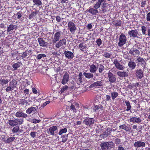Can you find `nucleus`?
<instances>
[{
    "instance_id": "obj_34",
    "label": "nucleus",
    "mask_w": 150,
    "mask_h": 150,
    "mask_svg": "<svg viewBox=\"0 0 150 150\" xmlns=\"http://www.w3.org/2000/svg\"><path fill=\"white\" fill-rule=\"evenodd\" d=\"M15 139V137H8L7 138V139L4 140V142L6 143H8L11 142H12Z\"/></svg>"
},
{
    "instance_id": "obj_32",
    "label": "nucleus",
    "mask_w": 150,
    "mask_h": 150,
    "mask_svg": "<svg viewBox=\"0 0 150 150\" xmlns=\"http://www.w3.org/2000/svg\"><path fill=\"white\" fill-rule=\"evenodd\" d=\"M118 93L116 91H114L111 92V96L112 100L115 99L118 96Z\"/></svg>"
},
{
    "instance_id": "obj_46",
    "label": "nucleus",
    "mask_w": 150,
    "mask_h": 150,
    "mask_svg": "<svg viewBox=\"0 0 150 150\" xmlns=\"http://www.w3.org/2000/svg\"><path fill=\"white\" fill-rule=\"evenodd\" d=\"M104 67L102 64H100L99 66L98 71L99 73H101L104 70Z\"/></svg>"
},
{
    "instance_id": "obj_53",
    "label": "nucleus",
    "mask_w": 150,
    "mask_h": 150,
    "mask_svg": "<svg viewBox=\"0 0 150 150\" xmlns=\"http://www.w3.org/2000/svg\"><path fill=\"white\" fill-rule=\"evenodd\" d=\"M76 108L75 106H74L73 105H71L70 106V110L72 111L73 112H76Z\"/></svg>"
},
{
    "instance_id": "obj_31",
    "label": "nucleus",
    "mask_w": 150,
    "mask_h": 150,
    "mask_svg": "<svg viewBox=\"0 0 150 150\" xmlns=\"http://www.w3.org/2000/svg\"><path fill=\"white\" fill-rule=\"evenodd\" d=\"M9 81L8 79H4L1 78L0 79V83L2 86H3L4 85L7 84L9 82Z\"/></svg>"
},
{
    "instance_id": "obj_44",
    "label": "nucleus",
    "mask_w": 150,
    "mask_h": 150,
    "mask_svg": "<svg viewBox=\"0 0 150 150\" xmlns=\"http://www.w3.org/2000/svg\"><path fill=\"white\" fill-rule=\"evenodd\" d=\"M68 86L67 85L62 86L61 89V93L64 92L68 89Z\"/></svg>"
},
{
    "instance_id": "obj_8",
    "label": "nucleus",
    "mask_w": 150,
    "mask_h": 150,
    "mask_svg": "<svg viewBox=\"0 0 150 150\" xmlns=\"http://www.w3.org/2000/svg\"><path fill=\"white\" fill-rule=\"evenodd\" d=\"M66 40L64 38H63L60 40L56 44L55 47L57 48H59L61 47H64L66 45Z\"/></svg>"
},
{
    "instance_id": "obj_7",
    "label": "nucleus",
    "mask_w": 150,
    "mask_h": 150,
    "mask_svg": "<svg viewBox=\"0 0 150 150\" xmlns=\"http://www.w3.org/2000/svg\"><path fill=\"white\" fill-rule=\"evenodd\" d=\"M61 31L57 32L54 35L53 39L52 40L53 43H56L61 38Z\"/></svg>"
},
{
    "instance_id": "obj_45",
    "label": "nucleus",
    "mask_w": 150,
    "mask_h": 150,
    "mask_svg": "<svg viewBox=\"0 0 150 150\" xmlns=\"http://www.w3.org/2000/svg\"><path fill=\"white\" fill-rule=\"evenodd\" d=\"M142 29L141 30L142 34L143 35H146V31L147 30V28L145 26H143L141 27Z\"/></svg>"
},
{
    "instance_id": "obj_15",
    "label": "nucleus",
    "mask_w": 150,
    "mask_h": 150,
    "mask_svg": "<svg viewBox=\"0 0 150 150\" xmlns=\"http://www.w3.org/2000/svg\"><path fill=\"white\" fill-rule=\"evenodd\" d=\"M113 64L115 65L116 67L120 70H123L124 69V67L123 65L120 64L119 62L118 61L116 60H114L113 62Z\"/></svg>"
},
{
    "instance_id": "obj_25",
    "label": "nucleus",
    "mask_w": 150,
    "mask_h": 150,
    "mask_svg": "<svg viewBox=\"0 0 150 150\" xmlns=\"http://www.w3.org/2000/svg\"><path fill=\"white\" fill-rule=\"evenodd\" d=\"M128 65L129 68L131 69V70L134 69L136 67V64L135 62L132 61H130L128 63Z\"/></svg>"
},
{
    "instance_id": "obj_47",
    "label": "nucleus",
    "mask_w": 150,
    "mask_h": 150,
    "mask_svg": "<svg viewBox=\"0 0 150 150\" xmlns=\"http://www.w3.org/2000/svg\"><path fill=\"white\" fill-rule=\"evenodd\" d=\"M101 4L98 1L96 2L93 6V7L96 9H97L100 6Z\"/></svg>"
},
{
    "instance_id": "obj_50",
    "label": "nucleus",
    "mask_w": 150,
    "mask_h": 150,
    "mask_svg": "<svg viewBox=\"0 0 150 150\" xmlns=\"http://www.w3.org/2000/svg\"><path fill=\"white\" fill-rule=\"evenodd\" d=\"M30 120H29V121L31 122L34 123H37L40 122V120H36L34 119H31L30 118Z\"/></svg>"
},
{
    "instance_id": "obj_23",
    "label": "nucleus",
    "mask_w": 150,
    "mask_h": 150,
    "mask_svg": "<svg viewBox=\"0 0 150 150\" xmlns=\"http://www.w3.org/2000/svg\"><path fill=\"white\" fill-rule=\"evenodd\" d=\"M37 108L36 107H32L29 108V114L32 113L33 117L35 114V112L37 111Z\"/></svg>"
},
{
    "instance_id": "obj_55",
    "label": "nucleus",
    "mask_w": 150,
    "mask_h": 150,
    "mask_svg": "<svg viewBox=\"0 0 150 150\" xmlns=\"http://www.w3.org/2000/svg\"><path fill=\"white\" fill-rule=\"evenodd\" d=\"M50 102V101H47L45 102L41 106V109H42V108H43L45 106H46L47 104H48Z\"/></svg>"
},
{
    "instance_id": "obj_20",
    "label": "nucleus",
    "mask_w": 150,
    "mask_h": 150,
    "mask_svg": "<svg viewBox=\"0 0 150 150\" xmlns=\"http://www.w3.org/2000/svg\"><path fill=\"white\" fill-rule=\"evenodd\" d=\"M129 53L134 56H138L140 54V52L138 50H134V48L130 50Z\"/></svg>"
},
{
    "instance_id": "obj_54",
    "label": "nucleus",
    "mask_w": 150,
    "mask_h": 150,
    "mask_svg": "<svg viewBox=\"0 0 150 150\" xmlns=\"http://www.w3.org/2000/svg\"><path fill=\"white\" fill-rule=\"evenodd\" d=\"M36 13L33 12L31 13L29 16V18L30 19H32L33 17H34L36 15Z\"/></svg>"
},
{
    "instance_id": "obj_17",
    "label": "nucleus",
    "mask_w": 150,
    "mask_h": 150,
    "mask_svg": "<svg viewBox=\"0 0 150 150\" xmlns=\"http://www.w3.org/2000/svg\"><path fill=\"white\" fill-rule=\"evenodd\" d=\"M17 28V26L13 24V23H12L10 24L7 28V31L8 32L14 30H16Z\"/></svg>"
},
{
    "instance_id": "obj_35",
    "label": "nucleus",
    "mask_w": 150,
    "mask_h": 150,
    "mask_svg": "<svg viewBox=\"0 0 150 150\" xmlns=\"http://www.w3.org/2000/svg\"><path fill=\"white\" fill-rule=\"evenodd\" d=\"M67 131V129L66 128H64L60 129L58 133V134L61 135L62 134L65 133Z\"/></svg>"
},
{
    "instance_id": "obj_38",
    "label": "nucleus",
    "mask_w": 150,
    "mask_h": 150,
    "mask_svg": "<svg viewBox=\"0 0 150 150\" xmlns=\"http://www.w3.org/2000/svg\"><path fill=\"white\" fill-rule=\"evenodd\" d=\"M19 129V127L18 126H16L15 127H13L12 131L13 133H16L18 132Z\"/></svg>"
},
{
    "instance_id": "obj_52",
    "label": "nucleus",
    "mask_w": 150,
    "mask_h": 150,
    "mask_svg": "<svg viewBox=\"0 0 150 150\" xmlns=\"http://www.w3.org/2000/svg\"><path fill=\"white\" fill-rule=\"evenodd\" d=\"M109 135V133H107V132H103V133L101 134L100 135V136L103 138H104L105 137H106L108 136Z\"/></svg>"
},
{
    "instance_id": "obj_58",
    "label": "nucleus",
    "mask_w": 150,
    "mask_h": 150,
    "mask_svg": "<svg viewBox=\"0 0 150 150\" xmlns=\"http://www.w3.org/2000/svg\"><path fill=\"white\" fill-rule=\"evenodd\" d=\"M22 13L21 12H18L16 14V15H17V18L18 19H20L22 16Z\"/></svg>"
},
{
    "instance_id": "obj_21",
    "label": "nucleus",
    "mask_w": 150,
    "mask_h": 150,
    "mask_svg": "<svg viewBox=\"0 0 150 150\" xmlns=\"http://www.w3.org/2000/svg\"><path fill=\"white\" fill-rule=\"evenodd\" d=\"M98 67L96 65L92 64L90 65L89 71L91 73H94L96 71Z\"/></svg>"
},
{
    "instance_id": "obj_40",
    "label": "nucleus",
    "mask_w": 150,
    "mask_h": 150,
    "mask_svg": "<svg viewBox=\"0 0 150 150\" xmlns=\"http://www.w3.org/2000/svg\"><path fill=\"white\" fill-rule=\"evenodd\" d=\"M103 55L106 58H110L111 54L106 52H103Z\"/></svg>"
},
{
    "instance_id": "obj_27",
    "label": "nucleus",
    "mask_w": 150,
    "mask_h": 150,
    "mask_svg": "<svg viewBox=\"0 0 150 150\" xmlns=\"http://www.w3.org/2000/svg\"><path fill=\"white\" fill-rule=\"evenodd\" d=\"M22 63L21 62H18L15 63L12 65V67L14 68V70H16L19 67L22 65Z\"/></svg>"
},
{
    "instance_id": "obj_48",
    "label": "nucleus",
    "mask_w": 150,
    "mask_h": 150,
    "mask_svg": "<svg viewBox=\"0 0 150 150\" xmlns=\"http://www.w3.org/2000/svg\"><path fill=\"white\" fill-rule=\"evenodd\" d=\"M68 134L64 135L62 136V142H63L64 143L67 141L68 138Z\"/></svg>"
},
{
    "instance_id": "obj_19",
    "label": "nucleus",
    "mask_w": 150,
    "mask_h": 150,
    "mask_svg": "<svg viewBox=\"0 0 150 150\" xmlns=\"http://www.w3.org/2000/svg\"><path fill=\"white\" fill-rule=\"evenodd\" d=\"M130 122L135 123H139L142 120L140 117H133L130 118L129 119Z\"/></svg>"
},
{
    "instance_id": "obj_60",
    "label": "nucleus",
    "mask_w": 150,
    "mask_h": 150,
    "mask_svg": "<svg viewBox=\"0 0 150 150\" xmlns=\"http://www.w3.org/2000/svg\"><path fill=\"white\" fill-rule=\"evenodd\" d=\"M28 55L27 53L26 52H24L22 55V57L23 59L25 60V58Z\"/></svg>"
},
{
    "instance_id": "obj_3",
    "label": "nucleus",
    "mask_w": 150,
    "mask_h": 150,
    "mask_svg": "<svg viewBox=\"0 0 150 150\" xmlns=\"http://www.w3.org/2000/svg\"><path fill=\"white\" fill-rule=\"evenodd\" d=\"M127 40V38L124 34H121L119 37V42L118 45L120 47H122L125 44Z\"/></svg>"
},
{
    "instance_id": "obj_14",
    "label": "nucleus",
    "mask_w": 150,
    "mask_h": 150,
    "mask_svg": "<svg viewBox=\"0 0 150 150\" xmlns=\"http://www.w3.org/2000/svg\"><path fill=\"white\" fill-rule=\"evenodd\" d=\"M134 146L135 147H144L145 146V144L144 142L140 141H138L134 142Z\"/></svg>"
},
{
    "instance_id": "obj_24",
    "label": "nucleus",
    "mask_w": 150,
    "mask_h": 150,
    "mask_svg": "<svg viewBox=\"0 0 150 150\" xmlns=\"http://www.w3.org/2000/svg\"><path fill=\"white\" fill-rule=\"evenodd\" d=\"M15 116L16 117H25L27 116V115L25 113H23L22 112L18 111L16 113Z\"/></svg>"
},
{
    "instance_id": "obj_43",
    "label": "nucleus",
    "mask_w": 150,
    "mask_h": 150,
    "mask_svg": "<svg viewBox=\"0 0 150 150\" xmlns=\"http://www.w3.org/2000/svg\"><path fill=\"white\" fill-rule=\"evenodd\" d=\"M122 21L120 20L114 22V24L116 26H120L122 25Z\"/></svg>"
},
{
    "instance_id": "obj_6",
    "label": "nucleus",
    "mask_w": 150,
    "mask_h": 150,
    "mask_svg": "<svg viewBox=\"0 0 150 150\" xmlns=\"http://www.w3.org/2000/svg\"><path fill=\"white\" fill-rule=\"evenodd\" d=\"M57 128L56 126H52L46 130V132L49 134L54 135V133L57 132Z\"/></svg>"
},
{
    "instance_id": "obj_16",
    "label": "nucleus",
    "mask_w": 150,
    "mask_h": 150,
    "mask_svg": "<svg viewBox=\"0 0 150 150\" xmlns=\"http://www.w3.org/2000/svg\"><path fill=\"white\" fill-rule=\"evenodd\" d=\"M38 42L40 46L44 47H46L47 45V43L43 40L42 38H38Z\"/></svg>"
},
{
    "instance_id": "obj_28",
    "label": "nucleus",
    "mask_w": 150,
    "mask_h": 150,
    "mask_svg": "<svg viewBox=\"0 0 150 150\" xmlns=\"http://www.w3.org/2000/svg\"><path fill=\"white\" fill-rule=\"evenodd\" d=\"M103 84V82L102 81H98L93 83L91 86L93 87L100 86L102 85Z\"/></svg>"
},
{
    "instance_id": "obj_9",
    "label": "nucleus",
    "mask_w": 150,
    "mask_h": 150,
    "mask_svg": "<svg viewBox=\"0 0 150 150\" xmlns=\"http://www.w3.org/2000/svg\"><path fill=\"white\" fill-rule=\"evenodd\" d=\"M83 122L86 125L90 126L94 123V120L93 118H86L84 119Z\"/></svg>"
},
{
    "instance_id": "obj_37",
    "label": "nucleus",
    "mask_w": 150,
    "mask_h": 150,
    "mask_svg": "<svg viewBox=\"0 0 150 150\" xmlns=\"http://www.w3.org/2000/svg\"><path fill=\"white\" fill-rule=\"evenodd\" d=\"M46 56V55L45 54H38L37 56V58L38 59L40 60L45 57Z\"/></svg>"
},
{
    "instance_id": "obj_22",
    "label": "nucleus",
    "mask_w": 150,
    "mask_h": 150,
    "mask_svg": "<svg viewBox=\"0 0 150 150\" xmlns=\"http://www.w3.org/2000/svg\"><path fill=\"white\" fill-rule=\"evenodd\" d=\"M136 73V76L137 78L141 79L142 78L143 76V73L141 69L137 70Z\"/></svg>"
},
{
    "instance_id": "obj_36",
    "label": "nucleus",
    "mask_w": 150,
    "mask_h": 150,
    "mask_svg": "<svg viewBox=\"0 0 150 150\" xmlns=\"http://www.w3.org/2000/svg\"><path fill=\"white\" fill-rule=\"evenodd\" d=\"M23 98H24V99H20V104H21L22 105H26L28 103L27 101L25 100V97H23Z\"/></svg>"
},
{
    "instance_id": "obj_30",
    "label": "nucleus",
    "mask_w": 150,
    "mask_h": 150,
    "mask_svg": "<svg viewBox=\"0 0 150 150\" xmlns=\"http://www.w3.org/2000/svg\"><path fill=\"white\" fill-rule=\"evenodd\" d=\"M83 75L85 76V77L87 79H90L93 78V74L91 73H86L84 72Z\"/></svg>"
},
{
    "instance_id": "obj_41",
    "label": "nucleus",
    "mask_w": 150,
    "mask_h": 150,
    "mask_svg": "<svg viewBox=\"0 0 150 150\" xmlns=\"http://www.w3.org/2000/svg\"><path fill=\"white\" fill-rule=\"evenodd\" d=\"M119 127L120 128L123 129L126 131H128L129 130V128L125 125H122L120 126Z\"/></svg>"
},
{
    "instance_id": "obj_64",
    "label": "nucleus",
    "mask_w": 150,
    "mask_h": 150,
    "mask_svg": "<svg viewBox=\"0 0 150 150\" xmlns=\"http://www.w3.org/2000/svg\"><path fill=\"white\" fill-rule=\"evenodd\" d=\"M56 20L58 22H60L61 21V18L59 16H57L56 17Z\"/></svg>"
},
{
    "instance_id": "obj_56",
    "label": "nucleus",
    "mask_w": 150,
    "mask_h": 150,
    "mask_svg": "<svg viewBox=\"0 0 150 150\" xmlns=\"http://www.w3.org/2000/svg\"><path fill=\"white\" fill-rule=\"evenodd\" d=\"M105 100L107 101H111V97L108 95H106L105 96Z\"/></svg>"
},
{
    "instance_id": "obj_10",
    "label": "nucleus",
    "mask_w": 150,
    "mask_h": 150,
    "mask_svg": "<svg viewBox=\"0 0 150 150\" xmlns=\"http://www.w3.org/2000/svg\"><path fill=\"white\" fill-rule=\"evenodd\" d=\"M108 80L110 83H113L115 82L116 79L114 75L110 71L108 73Z\"/></svg>"
},
{
    "instance_id": "obj_33",
    "label": "nucleus",
    "mask_w": 150,
    "mask_h": 150,
    "mask_svg": "<svg viewBox=\"0 0 150 150\" xmlns=\"http://www.w3.org/2000/svg\"><path fill=\"white\" fill-rule=\"evenodd\" d=\"M125 103L126 104L127 106V109L126 110L127 111H129L131 108V106L130 105V103L128 101H125Z\"/></svg>"
},
{
    "instance_id": "obj_18",
    "label": "nucleus",
    "mask_w": 150,
    "mask_h": 150,
    "mask_svg": "<svg viewBox=\"0 0 150 150\" xmlns=\"http://www.w3.org/2000/svg\"><path fill=\"white\" fill-rule=\"evenodd\" d=\"M117 75L121 77H125L128 75V73L125 71H118L117 72Z\"/></svg>"
},
{
    "instance_id": "obj_4",
    "label": "nucleus",
    "mask_w": 150,
    "mask_h": 150,
    "mask_svg": "<svg viewBox=\"0 0 150 150\" xmlns=\"http://www.w3.org/2000/svg\"><path fill=\"white\" fill-rule=\"evenodd\" d=\"M112 145L107 142H102L100 146L101 147L102 150H108L112 148L111 146Z\"/></svg>"
},
{
    "instance_id": "obj_26",
    "label": "nucleus",
    "mask_w": 150,
    "mask_h": 150,
    "mask_svg": "<svg viewBox=\"0 0 150 150\" xmlns=\"http://www.w3.org/2000/svg\"><path fill=\"white\" fill-rule=\"evenodd\" d=\"M137 60L139 64H140L141 65H143V67L144 66V67H145L146 63L143 58L139 57L137 59Z\"/></svg>"
},
{
    "instance_id": "obj_29",
    "label": "nucleus",
    "mask_w": 150,
    "mask_h": 150,
    "mask_svg": "<svg viewBox=\"0 0 150 150\" xmlns=\"http://www.w3.org/2000/svg\"><path fill=\"white\" fill-rule=\"evenodd\" d=\"M88 12L93 15H95L98 13V11L97 9H94L93 8H90Z\"/></svg>"
},
{
    "instance_id": "obj_51",
    "label": "nucleus",
    "mask_w": 150,
    "mask_h": 150,
    "mask_svg": "<svg viewBox=\"0 0 150 150\" xmlns=\"http://www.w3.org/2000/svg\"><path fill=\"white\" fill-rule=\"evenodd\" d=\"M32 88V90L33 93L34 94H37L38 93L37 90L34 88L35 86H33V85L30 86Z\"/></svg>"
},
{
    "instance_id": "obj_61",
    "label": "nucleus",
    "mask_w": 150,
    "mask_h": 150,
    "mask_svg": "<svg viewBox=\"0 0 150 150\" xmlns=\"http://www.w3.org/2000/svg\"><path fill=\"white\" fill-rule=\"evenodd\" d=\"M100 108V107L98 105H96L93 108V110L95 111H96L97 110H98Z\"/></svg>"
},
{
    "instance_id": "obj_49",
    "label": "nucleus",
    "mask_w": 150,
    "mask_h": 150,
    "mask_svg": "<svg viewBox=\"0 0 150 150\" xmlns=\"http://www.w3.org/2000/svg\"><path fill=\"white\" fill-rule=\"evenodd\" d=\"M82 76V73L80 72L79 73V77L78 79V82L80 83L81 82Z\"/></svg>"
},
{
    "instance_id": "obj_2",
    "label": "nucleus",
    "mask_w": 150,
    "mask_h": 150,
    "mask_svg": "<svg viewBox=\"0 0 150 150\" xmlns=\"http://www.w3.org/2000/svg\"><path fill=\"white\" fill-rule=\"evenodd\" d=\"M17 84V81L13 79L9 83V86H8L6 90V92H9L13 90H14L16 88Z\"/></svg>"
},
{
    "instance_id": "obj_13",
    "label": "nucleus",
    "mask_w": 150,
    "mask_h": 150,
    "mask_svg": "<svg viewBox=\"0 0 150 150\" xmlns=\"http://www.w3.org/2000/svg\"><path fill=\"white\" fill-rule=\"evenodd\" d=\"M69 80V75L67 73H65L64 75L62 80L61 81L62 83L65 85L67 83Z\"/></svg>"
},
{
    "instance_id": "obj_39",
    "label": "nucleus",
    "mask_w": 150,
    "mask_h": 150,
    "mask_svg": "<svg viewBox=\"0 0 150 150\" xmlns=\"http://www.w3.org/2000/svg\"><path fill=\"white\" fill-rule=\"evenodd\" d=\"M33 1L34 3V5H36L38 6H41L42 4L41 1L40 0H33Z\"/></svg>"
},
{
    "instance_id": "obj_42",
    "label": "nucleus",
    "mask_w": 150,
    "mask_h": 150,
    "mask_svg": "<svg viewBox=\"0 0 150 150\" xmlns=\"http://www.w3.org/2000/svg\"><path fill=\"white\" fill-rule=\"evenodd\" d=\"M79 48H80L81 50L84 51L86 49V47L84 45V44L81 43L79 45Z\"/></svg>"
},
{
    "instance_id": "obj_12",
    "label": "nucleus",
    "mask_w": 150,
    "mask_h": 150,
    "mask_svg": "<svg viewBox=\"0 0 150 150\" xmlns=\"http://www.w3.org/2000/svg\"><path fill=\"white\" fill-rule=\"evenodd\" d=\"M64 54L66 57L69 59H71L74 57V54L71 51H65L64 52Z\"/></svg>"
},
{
    "instance_id": "obj_63",
    "label": "nucleus",
    "mask_w": 150,
    "mask_h": 150,
    "mask_svg": "<svg viewBox=\"0 0 150 150\" xmlns=\"http://www.w3.org/2000/svg\"><path fill=\"white\" fill-rule=\"evenodd\" d=\"M112 129L111 128H108L106 129V131L107 133H109V135L110 134V133L112 131Z\"/></svg>"
},
{
    "instance_id": "obj_5",
    "label": "nucleus",
    "mask_w": 150,
    "mask_h": 150,
    "mask_svg": "<svg viewBox=\"0 0 150 150\" xmlns=\"http://www.w3.org/2000/svg\"><path fill=\"white\" fill-rule=\"evenodd\" d=\"M69 30L71 33H74L76 29L74 23L72 21H70L68 24Z\"/></svg>"
},
{
    "instance_id": "obj_11",
    "label": "nucleus",
    "mask_w": 150,
    "mask_h": 150,
    "mask_svg": "<svg viewBox=\"0 0 150 150\" xmlns=\"http://www.w3.org/2000/svg\"><path fill=\"white\" fill-rule=\"evenodd\" d=\"M128 34L130 37H138L139 35L138 34V31L136 30H132L128 32Z\"/></svg>"
},
{
    "instance_id": "obj_62",
    "label": "nucleus",
    "mask_w": 150,
    "mask_h": 150,
    "mask_svg": "<svg viewBox=\"0 0 150 150\" xmlns=\"http://www.w3.org/2000/svg\"><path fill=\"white\" fill-rule=\"evenodd\" d=\"M146 20L147 21H150V12L148 13L146 15Z\"/></svg>"
},
{
    "instance_id": "obj_57",
    "label": "nucleus",
    "mask_w": 150,
    "mask_h": 150,
    "mask_svg": "<svg viewBox=\"0 0 150 150\" xmlns=\"http://www.w3.org/2000/svg\"><path fill=\"white\" fill-rule=\"evenodd\" d=\"M96 42L98 46L102 44V41L100 38L98 39L97 40Z\"/></svg>"
},
{
    "instance_id": "obj_1",
    "label": "nucleus",
    "mask_w": 150,
    "mask_h": 150,
    "mask_svg": "<svg viewBox=\"0 0 150 150\" xmlns=\"http://www.w3.org/2000/svg\"><path fill=\"white\" fill-rule=\"evenodd\" d=\"M7 122L10 126L13 127L22 124L23 122V120L21 119H15L14 120H9Z\"/></svg>"
},
{
    "instance_id": "obj_59",
    "label": "nucleus",
    "mask_w": 150,
    "mask_h": 150,
    "mask_svg": "<svg viewBox=\"0 0 150 150\" xmlns=\"http://www.w3.org/2000/svg\"><path fill=\"white\" fill-rule=\"evenodd\" d=\"M115 143L117 145L119 144L121 142L120 139L118 138L116 139H115Z\"/></svg>"
}]
</instances>
